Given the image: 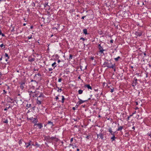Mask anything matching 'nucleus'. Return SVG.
Listing matches in <instances>:
<instances>
[{"mask_svg": "<svg viewBox=\"0 0 151 151\" xmlns=\"http://www.w3.org/2000/svg\"><path fill=\"white\" fill-rule=\"evenodd\" d=\"M60 61H61L60 60H58V63H59L60 62Z\"/></svg>", "mask_w": 151, "mask_h": 151, "instance_id": "69168bd1", "label": "nucleus"}, {"mask_svg": "<svg viewBox=\"0 0 151 151\" xmlns=\"http://www.w3.org/2000/svg\"><path fill=\"white\" fill-rule=\"evenodd\" d=\"M14 31V28L13 27L12 29L11 30L12 32H13Z\"/></svg>", "mask_w": 151, "mask_h": 151, "instance_id": "bf43d9fd", "label": "nucleus"}, {"mask_svg": "<svg viewBox=\"0 0 151 151\" xmlns=\"http://www.w3.org/2000/svg\"><path fill=\"white\" fill-rule=\"evenodd\" d=\"M97 136L98 137H99L102 139H103V135L101 134H97Z\"/></svg>", "mask_w": 151, "mask_h": 151, "instance_id": "4468645a", "label": "nucleus"}, {"mask_svg": "<svg viewBox=\"0 0 151 151\" xmlns=\"http://www.w3.org/2000/svg\"><path fill=\"white\" fill-rule=\"evenodd\" d=\"M73 138H72L70 139V142H72L73 141Z\"/></svg>", "mask_w": 151, "mask_h": 151, "instance_id": "37998d69", "label": "nucleus"}, {"mask_svg": "<svg viewBox=\"0 0 151 151\" xmlns=\"http://www.w3.org/2000/svg\"><path fill=\"white\" fill-rule=\"evenodd\" d=\"M4 123H7L8 122V120L7 119L5 121L3 122Z\"/></svg>", "mask_w": 151, "mask_h": 151, "instance_id": "f704fd0d", "label": "nucleus"}, {"mask_svg": "<svg viewBox=\"0 0 151 151\" xmlns=\"http://www.w3.org/2000/svg\"><path fill=\"white\" fill-rule=\"evenodd\" d=\"M38 121H36V122H34V126L37 125V124Z\"/></svg>", "mask_w": 151, "mask_h": 151, "instance_id": "2f4dec72", "label": "nucleus"}, {"mask_svg": "<svg viewBox=\"0 0 151 151\" xmlns=\"http://www.w3.org/2000/svg\"><path fill=\"white\" fill-rule=\"evenodd\" d=\"M4 46V44H2L0 45V46L1 47H2Z\"/></svg>", "mask_w": 151, "mask_h": 151, "instance_id": "49530a36", "label": "nucleus"}, {"mask_svg": "<svg viewBox=\"0 0 151 151\" xmlns=\"http://www.w3.org/2000/svg\"><path fill=\"white\" fill-rule=\"evenodd\" d=\"M133 114H132V115H130V116H128V118H127V119H128V120H129V118H130V116H132V115H133Z\"/></svg>", "mask_w": 151, "mask_h": 151, "instance_id": "4c0bfd02", "label": "nucleus"}, {"mask_svg": "<svg viewBox=\"0 0 151 151\" xmlns=\"http://www.w3.org/2000/svg\"><path fill=\"white\" fill-rule=\"evenodd\" d=\"M86 17V16H83L82 17H81V19H84L85 18V17Z\"/></svg>", "mask_w": 151, "mask_h": 151, "instance_id": "de8ad7c7", "label": "nucleus"}, {"mask_svg": "<svg viewBox=\"0 0 151 151\" xmlns=\"http://www.w3.org/2000/svg\"><path fill=\"white\" fill-rule=\"evenodd\" d=\"M115 64H114V65H112L111 67V68H112V69H113L114 71H116V68L115 67Z\"/></svg>", "mask_w": 151, "mask_h": 151, "instance_id": "412c9836", "label": "nucleus"}, {"mask_svg": "<svg viewBox=\"0 0 151 151\" xmlns=\"http://www.w3.org/2000/svg\"><path fill=\"white\" fill-rule=\"evenodd\" d=\"M55 99H56V100H58V99H59V98H58V96H56V97H55Z\"/></svg>", "mask_w": 151, "mask_h": 151, "instance_id": "603ef678", "label": "nucleus"}, {"mask_svg": "<svg viewBox=\"0 0 151 151\" xmlns=\"http://www.w3.org/2000/svg\"><path fill=\"white\" fill-rule=\"evenodd\" d=\"M80 40H82L83 41H84L85 40V39L83 37H81L80 39Z\"/></svg>", "mask_w": 151, "mask_h": 151, "instance_id": "a19ab883", "label": "nucleus"}, {"mask_svg": "<svg viewBox=\"0 0 151 151\" xmlns=\"http://www.w3.org/2000/svg\"><path fill=\"white\" fill-rule=\"evenodd\" d=\"M36 91L35 89V87L32 86L30 87L28 90V93H35Z\"/></svg>", "mask_w": 151, "mask_h": 151, "instance_id": "7ed1b4c3", "label": "nucleus"}, {"mask_svg": "<svg viewBox=\"0 0 151 151\" xmlns=\"http://www.w3.org/2000/svg\"><path fill=\"white\" fill-rule=\"evenodd\" d=\"M119 59H121V58L120 56H118L117 58H114V60L116 61H118Z\"/></svg>", "mask_w": 151, "mask_h": 151, "instance_id": "f3484780", "label": "nucleus"}, {"mask_svg": "<svg viewBox=\"0 0 151 151\" xmlns=\"http://www.w3.org/2000/svg\"><path fill=\"white\" fill-rule=\"evenodd\" d=\"M45 96L42 93H40L39 96H37V104L39 105L43 104V101L44 100Z\"/></svg>", "mask_w": 151, "mask_h": 151, "instance_id": "f257e3e1", "label": "nucleus"}, {"mask_svg": "<svg viewBox=\"0 0 151 151\" xmlns=\"http://www.w3.org/2000/svg\"><path fill=\"white\" fill-rule=\"evenodd\" d=\"M27 118L28 119L32 121V123H33L34 122H36V121H38L37 117V116L35 117L34 118L33 117L29 118V117L28 116Z\"/></svg>", "mask_w": 151, "mask_h": 151, "instance_id": "f03ea898", "label": "nucleus"}, {"mask_svg": "<svg viewBox=\"0 0 151 151\" xmlns=\"http://www.w3.org/2000/svg\"><path fill=\"white\" fill-rule=\"evenodd\" d=\"M114 88H113L112 89H111L110 92L111 93H113L114 92Z\"/></svg>", "mask_w": 151, "mask_h": 151, "instance_id": "72a5a7b5", "label": "nucleus"}, {"mask_svg": "<svg viewBox=\"0 0 151 151\" xmlns=\"http://www.w3.org/2000/svg\"><path fill=\"white\" fill-rule=\"evenodd\" d=\"M144 55L145 56H146V54L145 52H144Z\"/></svg>", "mask_w": 151, "mask_h": 151, "instance_id": "338daca9", "label": "nucleus"}, {"mask_svg": "<svg viewBox=\"0 0 151 151\" xmlns=\"http://www.w3.org/2000/svg\"><path fill=\"white\" fill-rule=\"evenodd\" d=\"M137 78L135 77L134 78V81H133L132 84V86L134 87L137 84Z\"/></svg>", "mask_w": 151, "mask_h": 151, "instance_id": "423d86ee", "label": "nucleus"}, {"mask_svg": "<svg viewBox=\"0 0 151 151\" xmlns=\"http://www.w3.org/2000/svg\"><path fill=\"white\" fill-rule=\"evenodd\" d=\"M83 91L82 90L80 89L78 91V93L79 94H81L83 93Z\"/></svg>", "mask_w": 151, "mask_h": 151, "instance_id": "5701e85b", "label": "nucleus"}, {"mask_svg": "<svg viewBox=\"0 0 151 151\" xmlns=\"http://www.w3.org/2000/svg\"><path fill=\"white\" fill-rule=\"evenodd\" d=\"M3 91L4 94H6V91L5 90H3Z\"/></svg>", "mask_w": 151, "mask_h": 151, "instance_id": "8fccbe9b", "label": "nucleus"}, {"mask_svg": "<svg viewBox=\"0 0 151 151\" xmlns=\"http://www.w3.org/2000/svg\"><path fill=\"white\" fill-rule=\"evenodd\" d=\"M56 64V63L55 62H54L52 64V66L53 67H54L53 68H55L56 66V65H55Z\"/></svg>", "mask_w": 151, "mask_h": 151, "instance_id": "aec40b11", "label": "nucleus"}, {"mask_svg": "<svg viewBox=\"0 0 151 151\" xmlns=\"http://www.w3.org/2000/svg\"><path fill=\"white\" fill-rule=\"evenodd\" d=\"M73 58V55L71 54H70L69 55V60H70L71 59H72Z\"/></svg>", "mask_w": 151, "mask_h": 151, "instance_id": "bb28decb", "label": "nucleus"}, {"mask_svg": "<svg viewBox=\"0 0 151 151\" xmlns=\"http://www.w3.org/2000/svg\"><path fill=\"white\" fill-rule=\"evenodd\" d=\"M32 6H35V3L34 2H33V3H32Z\"/></svg>", "mask_w": 151, "mask_h": 151, "instance_id": "6e6d98bb", "label": "nucleus"}, {"mask_svg": "<svg viewBox=\"0 0 151 151\" xmlns=\"http://www.w3.org/2000/svg\"><path fill=\"white\" fill-rule=\"evenodd\" d=\"M106 64V66L108 68H111L112 65H114L112 64V63L110 62V63L109 62H105L104 64V65Z\"/></svg>", "mask_w": 151, "mask_h": 151, "instance_id": "39448f33", "label": "nucleus"}, {"mask_svg": "<svg viewBox=\"0 0 151 151\" xmlns=\"http://www.w3.org/2000/svg\"><path fill=\"white\" fill-rule=\"evenodd\" d=\"M32 35H31V36H29L27 37V38L28 39H31L32 38Z\"/></svg>", "mask_w": 151, "mask_h": 151, "instance_id": "473e14b6", "label": "nucleus"}, {"mask_svg": "<svg viewBox=\"0 0 151 151\" xmlns=\"http://www.w3.org/2000/svg\"><path fill=\"white\" fill-rule=\"evenodd\" d=\"M86 138L87 139H89V136H87L86 137Z\"/></svg>", "mask_w": 151, "mask_h": 151, "instance_id": "864d4df0", "label": "nucleus"}, {"mask_svg": "<svg viewBox=\"0 0 151 151\" xmlns=\"http://www.w3.org/2000/svg\"><path fill=\"white\" fill-rule=\"evenodd\" d=\"M35 59L34 58H32L30 56L29 57L28 59V61L32 63L34 61Z\"/></svg>", "mask_w": 151, "mask_h": 151, "instance_id": "9b49d317", "label": "nucleus"}, {"mask_svg": "<svg viewBox=\"0 0 151 151\" xmlns=\"http://www.w3.org/2000/svg\"><path fill=\"white\" fill-rule=\"evenodd\" d=\"M19 83L20 84V87L21 88L22 90H23L24 88V86H25V81H21L20 82H19Z\"/></svg>", "mask_w": 151, "mask_h": 151, "instance_id": "20e7f679", "label": "nucleus"}, {"mask_svg": "<svg viewBox=\"0 0 151 151\" xmlns=\"http://www.w3.org/2000/svg\"><path fill=\"white\" fill-rule=\"evenodd\" d=\"M26 106L28 108H30L31 106V104L29 103H27V104Z\"/></svg>", "mask_w": 151, "mask_h": 151, "instance_id": "b1692460", "label": "nucleus"}, {"mask_svg": "<svg viewBox=\"0 0 151 151\" xmlns=\"http://www.w3.org/2000/svg\"><path fill=\"white\" fill-rule=\"evenodd\" d=\"M94 59V58L93 57H91V59L92 60H93Z\"/></svg>", "mask_w": 151, "mask_h": 151, "instance_id": "3c124183", "label": "nucleus"}, {"mask_svg": "<svg viewBox=\"0 0 151 151\" xmlns=\"http://www.w3.org/2000/svg\"><path fill=\"white\" fill-rule=\"evenodd\" d=\"M142 33L143 32L139 30L137 32H136L135 34L136 35L140 37L142 35Z\"/></svg>", "mask_w": 151, "mask_h": 151, "instance_id": "0eeeda50", "label": "nucleus"}, {"mask_svg": "<svg viewBox=\"0 0 151 151\" xmlns=\"http://www.w3.org/2000/svg\"><path fill=\"white\" fill-rule=\"evenodd\" d=\"M33 26H31L30 27V29H32L33 28Z\"/></svg>", "mask_w": 151, "mask_h": 151, "instance_id": "052dcab7", "label": "nucleus"}, {"mask_svg": "<svg viewBox=\"0 0 151 151\" xmlns=\"http://www.w3.org/2000/svg\"><path fill=\"white\" fill-rule=\"evenodd\" d=\"M62 102L63 103L64 102V100H65V98H64V96H62Z\"/></svg>", "mask_w": 151, "mask_h": 151, "instance_id": "a878e982", "label": "nucleus"}, {"mask_svg": "<svg viewBox=\"0 0 151 151\" xmlns=\"http://www.w3.org/2000/svg\"><path fill=\"white\" fill-rule=\"evenodd\" d=\"M35 145L37 146V147H38L39 146V145L37 143H36Z\"/></svg>", "mask_w": 151, "mask_h": 151, "instance_id": "c03bdc74", "label": "nucleus"}, {"mask_svg": "<svg viewBox=\"0 0 151 151\" xmlns=\"http://www.w3.org/2000/svg\"><path fill=\"white\" fill-rule=\"evenodd\" d=\"M5 56L6 57H7L8 59H9V56L8 54L6 53H5Z\"/></svg>", "mask_w": 151, "mask_h": 151, "instance_id": "7c9ffc66", "label": "nucleus"}, {"mask_svg": "<svg viewBox=\"0 0 151 151\" xmlns=\"http://www.w3.org/2000/svg\"><path fill=\"white\" fill-rule=\"evenodd\" d=\"M123 128V127L122 126H119L118 127V128L117 129V131H121Z\"/></svg>", "mask_w": 151, "mask_h": 151, "instance_id": "a211bd4d", "label": "nucleus"}, {"mask_svg": "<svg viewBox=\"0 0 151 151\" xmlns=\"http://www.w3.org/2000/svg\"><path fill=\"white\" fill-rule=\"evenodd\" d=\"M108 131L110 133H111L113 132L111 128H110L109 129Z\"/></svg>", "mask_w": 151, "mask_h": 151, "instance_id": "c756f323", "label": "nucleus"}, {"mask_svg": "<svg viewBox=\"0 0 151 151\" xmlns=\"http://www.w3.org/2000/svg\"><path fill=\"white\" fill-rule=\"evenodd\" d=\"M31 141H29V142L28 143H26L25 145H26V147L27 148L29 146L31 145Z\"/></svg>", "mask_w": 151, "mask_h": 151, "instance_id": "ddd939ff", "label": "nucleus"}, {"mask_svg": "<svg viewBox=\"0 0 151 151\" xmlns=\"http://www.w3.org/2000/svg\"><path fill=\"white\" fill-rule=\"evenodd\" d=\"M83 33L84 34H85V35H87L88 34L87 29H84L83 30Z\"/></svg>", "mask_w": 151, "mask_h": 151, "instance_id": "dca6fc26", "label": "nucleus"}, {"mask_svg": "<svg viewBox=\"0 0 151 151\" xmlns=\"http://www.w3.org/2000/svg\"><path fill=\"white\" fill-rule=\"evenodd\" d=\"M1 1H5V0H0V3Z\"/></svg>", "mask_w": 151, "mask_h": 151, "instance_id": "0e129e2a", "label": "nucleus"}, {"mask_svg": "<svg viewBox=\"0 0 151 151\" xmlns=\"http://www.w3.org/2000/svg\"><path fill=\"white\" fill-rule=\"evenodd\" d=\"M10 107V106L9 105L8 107H6V108H4V111H6L8 109H9Z\"/></svg>", "mask_w": 151, "mask_h": 151, "instance_id": "c85d7f7f", "label": "nucleus"}, {"mask_svg": "<svg viewBox=\"0 0 151 151\" xmlns=\"http://www.w3.org/2000/svg\"><path fill=\"white\" fill-rule=\"evenodd\" d=\"M76 147H77L76 146H73V148H76Z\"/></svg>", "mask_w": 151, "mask_h": 151, "instance_id": "680f3d73", "label": "nucleus"}, {"mask_svg": "<svg viewBox=\"0 0 151 151\" xmlns=\"http://www.w3.org/2000/svg\"><path fill=\"white\" fill-rule=\"evenodd\" d=\"M79 101L77 103V104H78V105L81 104L87 101V100H82L79 99Z\"/></svg>", "mask_w": 151, "mask_h": 151, "instance_id": "9d476101", "label": "nucleus"}, {"mask_svg": "<svg viewBox=\"0 0 151 151\" xmlns=\"http://www.w3.org/2000/svg\"><path fill=\"white\" fill-rule=\"evenodd\" d=\"M61 81H62V79L59 78L58 80V82H60Z\"/></svg>", "mask_w": 151, "mask_h": 151, "instance_id": "ea45409f", "label": "nucleus"}, {"mask_svg": "<svg viewBox=\"0 0 151 151\" xmlns=\"http://www.w3.org/2000/svg\"><path fill=\"white\" fill-rule=\"evenodd\" d=\"M111 135H113H113H114V133H113V132H112L111 133Z\"/></svg>", "mask_w": 151, "mask_h": 151, "instance_id": "5fc2aeb1", "label": "nucleus"}, {"mask_svg": "<svg viewBox=\"0 0 151 151\" xmlns=\"http://www.w3.org/2000/svg\"><path fill=\"white\" fill-rule=\"evenodd\" d=\"M135 103H136V105H138V102H137V101L135 102Z\"/></svg>", "mask_w": 151, "mask_h": 151, "instance_id": "13d9d810", "label": "nucleus"}, {"mask_svg": "<svg viewBox=\"0 0 151 151\" xmlns=\"http://www.w3.org/2000/svg\"><path fill=\"white\" fill-rule=\"evenodd\" d=\"M58 88V91L61 92L62 91V89L61 88L59 89Z\"/></svg>", "mask_w": 151, "mask_h": 151, "instance_id": "c9c22d12", "label": "nucleus"}, {"mask_svg": "<svg viewBox=\"0 0 151 151\" xmlns=\"http://www.w3.org/2000/svg\"><path fill=\"white\" fill-rule=\"evenodd\" d=\"M55 138V137H52L50 138V139H54Z\"/></svg>", "mask_w": 151, "mask_h": 151, "instance_id": "a18cd8bd", "label": "nucleus"}, {"mask_svg": "<svg viewBox=\"0 0 151 151\" xmlns=\"http://www.w3.org/2000/svg\"><path fill=\"white\" fill-rule=\"evenodd\" d=\"M99 49V51L101 52V53H104V50L103 49V48L102 46H101V44H99L98 45Z\"/></svg>", "mask_w": 151, "mask_h": 151, "instance_id": "6e6552de", "label": "nucleus"}, {"mask_svg": "<svg viewBox=\"0 0 151 151\" xmlns=\"http://www.w3.org/2000/svg\"><path fill=\"white\" fill-rule=\"evenodd\" d=\"M78 79H81V76H78Z\"/></svg>", "mask_w": 151, "mask_h": 151, "instance_id": "e2e57ef3", "label": "nucleus"}, {"mask_svg": "<svg viewBox=\"0 0 151 151\" xmlns=\"http://www.w3.org/2000/svg\"><path fill=\"white\" fill-rule=\"evenodd\" d=\"M38 69H36L35 68H34V71H38Z\"/></svg>", "mask_w": 151, "mask_h": 151, "instance_id": "79ce46f5", "label": "nucleus"}, {"mask_svg": "<svg viewBox=\"0 0 151 151\" xmlns=\"http://www.w3.org/2000/svg\"><path fill=\"white\" fill-rule=\"evenodd\" d=\"M115 139V137L114 135H113L111 138V139L112 140V141L114 140Z\"/></svg>", "mask_w": 151, "mask_h": 151, "instance_id": "cd10ccee", "label": "nucleus"}, {"mask_svg": "<svg viewBox=\"0 0 151 151\" xmlns=\"http://www.w3.org/2000/svg\"><path fill=\"white\" fill-rule=\"evenodd\" d=\"M53 70V69L52 68H49L48 69V70L49 71H51Z\"/></svg>", "mask_w": 151, "mask_h": 151, "instance_id": "e433bc0d", "label": "nucleus"}, {"mask_svg": "<svg viewBox=\"0 0 151 151\" xmlns=\"http://www.w3.org/2000/svg\"><path fill=\"white\" fill-rule=\"evenodd\" d=\"M37 125L38 126L39 129H41L43 126L41 124H37Z\"/></svg>", "mask_w": 151, "mask_h": 151, "instance_id": "6ab92c4d", "label": "nucleus"}, {"mask_svg": "<svg viewBox=\"0 0 151 151\" xmlns=\"http://www.w3.org/2000/svg\"><path fill=\"white\" fill-rule=\"evenodd\" d=\"M1 35L2 37H4L5 36V35L4 34L2 33Z\"/></svg>", "mask_w": 151, "mask_h": 151, "instance_id": "09e8293b", "label": "nucleus"}, {"mask_svg": "<svg viewBox=\"0 0 151 151\" xmlns=\"http://www.w3.org/2000/svg\"><path fill=\"white\" fill-rule=\"evenodd\" d=\"M84 87L85 88H87L88 89H90L92 90V88L90 86L89 84H86L84 85Z\"/></svg>", "mask_w": 151, "mask_h": 151, "instance_id": "f8f14e48", "label": "nucleus"}, {"mask_svg": "<svg viewBox=\"0 0 151 151\" xmlns=\"http://www.w3.org/2000/svg\"><path fill=\"white\" fill-rule=\"evenodd\" d=\"M47 124H49L51 127L53 126V123L50 121H48Z\"/></svg>", "mask_w": 151, "mask_h": 151, "instance_id": "2eb2a0df", "label": "nucleus"}, {"mask_svg": "<svg viewBox=\"0 0 151 151\" xmlns=\"http://www.w3.org/2000/svg\"><path fill=\"white\" fill-rule=\"evenodd\" d=\"M41 76V74L40 73H38L37 74H35V77H37L38 76L40 77Z\"/></svg>", "mask_w": 151, "mask_h": 151, "instance_id": "4be33fe9", "label": "nucleus"}, {"mask_svg": "<svg viewBox=\"0 0 151 151\" xmlns=\"http://www.w3.org/2000/svg\"><path fill=\"white\" fill-rule=\"evenodd\" d=\"M30 97L31 98H34L37 96V94H34L35 93H29Z\"/></svg>", "mask_w": 151, "mask_h": 151, "instance_id": "1a4fd4ad", "label": "nucleus"}, {"mask_svg": "<svg viewBox=\"0 0 151 151\" xmlns=\"http://www.w3.org/2000/svg\"><path fill=\"white\" fill-rule=\"evenodd\" d=\"M48 3L47 2L45 1V3L44 4V7H46L48 5Z\"/></svg>", "mask_w": 151, "mask_h": 151, "instance_id": "393cba45", "label": "nucleus"}, {"mask_svg": "<svg viewBox=\"0 0 151 151\" xmlns=\"http://www.w3.org/2000/svg\"><path fill=\"white\" fill-rule=\"evenodd\" d=\"M113 41H114L113 40H110V42L111 43H113Z\"/></svg>", "mask_w": 151, "mask_h": 151, "instance_id": "58836bf2", "label": "nucleus"}, {"mask_svg": "<svg viewBox=\"0 0 151 151\" xmlns=\"http://www.w3.org/2000/svg\"><path fill=\"white\" fill-rule=\"evenodd\" d=\"M53 29H55L56 30L57 29V28H56V27H54L53 28Z\"/></svg>", "mask_w": 151, "mask_h": 151, "instance_id": "4d7b16f0", "label": "nucleus"}, {"mask_svg": "<svg viewBox=\"0 0 151 151\" xmlns=\"http://www.w3.org/2000/svg\"><path fill=\"white\" fill-rule=\"evenodd\" d=\"M2 56H1V57L0 58V61L2 60Z\"/></svg>", "mask_w": 151, "mask_h": 151, "instance_id": "774afa93", "label": "nucleus"}]
</instances>
